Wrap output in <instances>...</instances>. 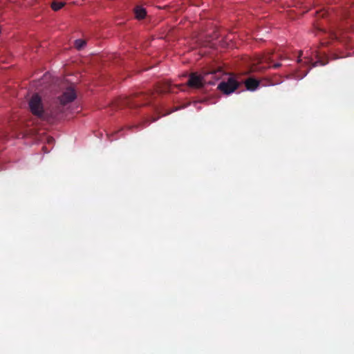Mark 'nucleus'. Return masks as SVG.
<instances>
[{"label":"nucleus","mask_w":354,"mask_h":354,"mask_svg":"<svg viewBox=\"0 0 354 354\" xmlns=\"http://www.w3.org/2000/svg\"><path fill=\"white\" fill-rule=\"evenodd\" d=\"M28 105L31 113L42 120L50 121V119L57 117V112H49L44 109L41 97L37 93L31 97Z\"/></svg>","instance_id":"1"},{"label":"nucleus","mask_w":354,"mask_h":354,"mask_svg":"<svg viewBox=\"0 0 354 354\" xmlns=\"http://www.w3.org/2000/svg\"><path fill=\"white\" fill-rule=\"evenodd\" d=\"M209 74L214 75L217 79L219 78L217 75V72L205 73L203 75H198L196 73H192L189 76L187 85L192 88H203L204 84L207 82L206 77Z\"/></svg>","instance_id":"2"},{"label":"nucleus","mask_w":354,"mask_h":354,"mask_svg":"<svg viewBox=\"0 0 354 354\" xmlns=\"http://www.w3.org/2000/svg\"><path fill=\"white\" fill-rule=\"evenodd\" d=\"M151 95V94L144 93H135L131 97H127L122 99L121 101V105L131 108L138 107L145 104V103L142 102V100H148Z\"/></svg>","instance_id":"3"},{"label":"nucleus","mask_w":354,"mask_h":354,"mask_svg":"<svg viewBox=\"0 0 354 354\" xmlns=\"http://www.w3.org/2000/svg\"><path fill=\"white\" fill-rule=\"evenodd\" d=\"M239 86V82H237L234 77H230L227 81H222L218 85V89L225 94L229 95L233 93L238 88Z\"/></svg>","instance_id":"4"},{"label":"nucleus","mask_w":354,"mask_h":354,"mask_svg":"<svg viewBox=\"0 0 354 354\" xmlns=\"http://www.w3.org/2000/svg\"><path fill=\"white\" fill-rule=\"evenodd\" d=\"M76 97L77 94L75 89L72 87H68L57 99L62 106H65L68 103L73 102Z\"/></svg>","instance_id":"5"},{"label":"nucleus","mask_w":354,"mask_h":354,"mask_svg":"<svg viewBox=\"0 0 354 354\" xmlns=\"http://www.w3.org/2000/svg\"><path fill=\"white\" fill-rule=\"evenodd\" d=\"M305 59H306L305 61V64L307 65V66H310L309 68L308 69V71L306 72L305 73V75L308 73L309 70L310 68H312L313 67H315V66H317L319 65L320 66H324L326 65L328 62H324L323 60H321V59H319L316 62H313L312 59L308 58V57H305Z\"/></svg>","instance_id":"6"},{"label":"nucleus","mask_w":354,"mask_h":354,"mask_svg":"<svg viewBox=\"0 0 354 354\" xmlns=\"http://www.w3.org/2000/svg\"><path fill=\"white\" fill-rule=\"evenodd\" d=\"M245 86L249 91H254L259 86V82L253 78H249L245 82Z\"/></svg>","instance_id":"7"},{"label":"nucleus","mask_w":354,"mask_h":354,"mask_svg":"<svg viewBox=\"0 0 354 354\" xmlns=\"http://www.w3.org/2000/svg\"><path fill=\"white\" fill-rule=\"evenodd\" d=\"M157 91L160 93L174 92L172 86L168 82H162L158 88Z\"/></svg>","instance_id":"8"},{"label":"nucleus","mask_w":354,"mask_h":354,"mask_svg":"<svg viewBox=\"0 0 354 354\" xmlns=\"http://www.w3.org/2000/svg\"><path fill=\"white\" fill-rule=\"evenodd\" d=\"M134 13L136 19H142L146 16V10L140 6H136L134 8Z\"/></svg>","instance_id":"9"},{"label":"nucleus","mask_w":354,"mask_h":354,"mask_svg":"<svg viewBox=\"0 0 354 354\" xmlns=\"http://www.w3.org/2000/svg\"><path fill=\"white\" fill-rule=\"evenodd\" d=\"M64 5H65L64 2H58V1H54L51 3V8L54 11H57L59 9H61Z\"/></svg>","instance_id":"10"},{"label":"nucleus","mask_w":354,"mask_h":354,"mask_svg":"<svg viewBox=\"0 0 354 354\" xmlns=\"http://www.w3.org/2000/svg\"><path fill=\"white\" fill-rule=\"evenodd\" d=\"M86 45L85 40L83 39H76L75 41V46L77 49L80 50Z\"/></svg>","instance_id":"11"},{"label":"nucleus","mask_w":354,"mask_h":354,"mask_svg":"<svg viewBox=\"0 0 354 354\" xmlns=\"http://www.w3.org/2000/svg\"><path fill=\"white\" fill-rule=\"evenodd\" d=\"M271 61L272 60H271L270 55H266V56H263V57L259 58V63H260V64L264 63V62L270 63Z\"/></svg>","instance_id":"12"},{"label":"nucleus","mask_w":354,"mask_h":354,"mask_svg":"<svg viewBox=\"0 0 354 354\" xmlns=\"http://www.w3.org/2000/svg\"><path fill=\"white\" fill-rule=\"evenodd\" d=\"M327 12L324 10H321L320 12H317V14L319 15L322 17H324L326 15Z\"/></svg>","instance_id":"13"},{"label":"nucleus","mask_w":354,"mask_h":354,"mask_svg":"<svg viewBox=\"0 0 354 354\" xmlns=\"http://www.w3.org/2000/svg\"><path fill=\"white\" fill-rule=\"evenodd\" d=\"M330 37L333 39H337V35L335 32H330Z\"/></svg>","instance_id":"14"},{"label":"nucleus","mask_w":354,"mask_h":354,"mask_svg":"<svg viewBox=\"0 0 354 354\" xmlns=\"http://www.w3.org/2000/svg\"><path fill=\"white\" fill-rule=\"evenodd\" d=\"M157 120H158V118H153L151 120H150L149 122L146 121V122H156Z\"/></svg>","instance_id":"15"},{"label":"nucleus","mask_w":354,"mask_h":354,"mask_svg":"<svg viewBox=\"0 0 354 354\" xmlns=\"http://www.w3.org/2000/svg\"><path fill=\"white\" fill-rule=\"evenodd\" d=\"M280 66H281V64H274V65H273V67H274V68H279Z\"/></svg>","instance_id":"16"},{"label":"nucleus","mask_w":354,"mask_h":354,"mask_svg":"<svg viewBox=\"0 0 354 354\" xmlns=\"http://www.w3.org/2000/svg\"><path fill=\"white\" fill-rule=\"evenodd\" d=\"M301 62V59L300 56H299V59H298V62Z\"/></svg>","instance_id":"17"}]
</instances>
